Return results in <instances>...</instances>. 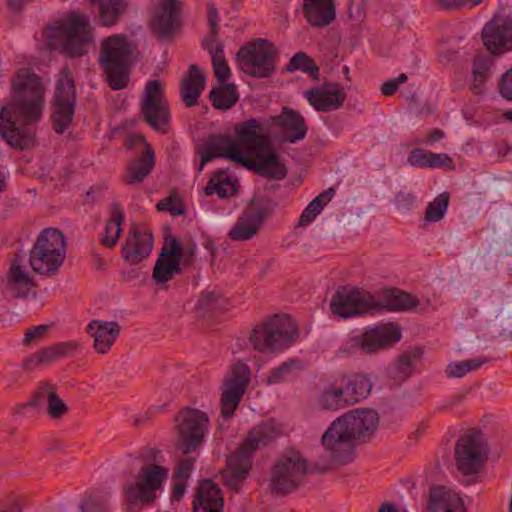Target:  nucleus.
I'll return each instance as SVG.
<instances>
[{"mask_svg": "<svg viewBox=\"0 0 512 512\" xmlns=\"http://www.w3.org/2000/svg\"><path fill=\"white\" fill-rule=\"evenodd\" d=\"M498 87L500 95L512 102V67L501 76Z\"/></svg>", "mask_w": 512, "mask_h": 512, "instance_id": "nucleus-55", "label": "nucleus"}, {"mask_svg": "<svg viewBox=\"0 0 512 512\" xmlns=\"http://www.w3.org/2000/svg\"><path fill=\"white\" fill-rule=\"evenodd\" d=\"M205 87V75L197 65H191L180 83V95L187 107L197 104Z\"/></svg>", "mask_w": 512, "mask_h": 512, "instance_id": "nucleus-31", "label": "nucleus"}, {"mask_svg": "<svg viewBox=\"0 0 512 512\" xmlns=\"http://www.w3.org/2000/svg\"><path fill=\"white\" fill-rule=\"evenodd\" d=\"M46 401H47L46 413L48 414V416L50 418H52L54 420L61 419L69 411V408L66 405V403L56 393L55 387L48 395V399Z\"/></svg>", "mask_w": 512, "mask_h": 512, "instance_id": "nucleus-51", "label": "nucleus"}, {"mask_svg": "<svg viewBox=\"0 0 512 512\" xmlns=\"http://www.w3.org/2000/svg\"><path fill=\"white\" fill-rule=\"evenodd\" d=\"M316 405L326 411L350 407L340 376L322 383L316 394Z\"/></svg>", "mask_w": 512, "mask_h": 512, "instance_id": "nucleus-26", "label": "nucleus"}, {"mask_svg": "<svg viewBox=\"0 0 512 512\" xmlns=\"http://www.w3.org/2000/svg\"><path fill=\"white\" fill-rule=\"evenodd\" d=\"M207 20L211 28V33L215 35L217 33L219 14L216 7L212 4H209L208 6Z\"/></svg>", "mask_w": 512, "mask_h": 512, "instance_id": "nucleus-63", "label": "nucleus"}, {"mask_svg": "<svg viewBox=\"0 0 512 512\" xmlns=\"http://www.w3.org/2000/svg\"><path fill=\"white\" fill-rule=\"evenodd\" d=\"M201 161L198 171L215 158H226L242 165H247V159L236 150L234 138L229 135H209L201 148L197 149Z\"/></svg>", "mask_w": 512, "mask_h": 512, "instance_id": "nucleus-19", "label": "nucleus"}, {"mask_svg": "<svg viewBox=\"0 0 512 512\" xmlns=\"http://www.w3.org/2000/svg\"><path fill=\"white\" fill-rule=\"evenodd\" d=\"M133 140L143 143L145 149L142 155L132 160L126 168L124 181L128 185L142 183L155 166L154 150L151 145L146 142L145 137L143 135H136Z\"/></svg>", "mask_w": 512, "mask_h": 512, "instance_id": "nucleus-25", "label": "nucleus"}, {"mask_svg": "<svg viewBox=\"0 0 512 512\" xmlns=\"http://www.w3.org/2000/svg\"><path fill=\"white\" fill-rule=\"evenodd\" d=\"M141 114L143 120L152 129L163 134L168 133L170 110L161 83L158 80L147 82L144 98L141 102Z\"/></svg>", "mask_w": 512, "mask_h": 512, "instance_id": "nucleus-15", "label": "nucleus"}, {"mask_svg": "<svg viewBox=\"0 0 512 512\" xmlns=\"http://www.w3.org/2000/svg\"><path fill=\"white\" fill-rule=\"evenodd\" d=\"M317 456L308 465L307 460L300 454L281 457L273 466L270 479V489L277 496H284L295 491L308 473H325L316 471Z\"/></svg>", "mask_w": 512, "mask_h": 512, "instance_id": "nucleus-8", "label": "nucleus"}, {"mask_svg": "<svg viewBox=\"0 0 512 512\" xmlns=\"http://www.w3.org/2000/svg\"><path fill=\"white\" fill-rule=\"evenodd\" d=\"M378 302L382 306L381 311L384 309L393 311H409L419 305V301L416 297L397 289L385 290L382 300Z\"/></svg>", "mask_w": 512, "mask_h": 512, "instance_id": "nucleus-39", "label": "nucleus"}, {"mask_svg": "<svg viewBox=\"0 0 512 512\" xmlns=\"http://www.w3.org/2000/svg\"><path fill=\"white\" fill-rule=\"evenodd\" d=\"M240 69L253 78H269L276 70L277 49L267 39H256L237 53Z\"/></svg>", "mask_w": 512, "mask_h": 512, "instance_id": "nucleus-10", "label": "nucleus"}, {"mask_svg": "<svg viewBox=\"0 0 512 512\" xmlns=\"http://www.w3.org/2000/svg\"><path fill=\"white\" fill-rule=\"evenodd\" d=\"M346 396L353 406L366 399L371 393L372 383L364 374L340 375Z\"/></svg>", "mask_w": 512, "mask_h": 512, "instance_id": "nucleus-36", "label": "nucleus"}, {"mask_svg": "<svg viewBox=\"0 0 512 512\" xmlns=\"http://www.w3.org/2000/svg\"><path fill=\"white\" fill-rule=\"evenodd\" d=\"M251 371L244 362L231 365L221 385V415L231 418L239 406L250 382Z\"/></svg>", "mask_w": 512, "mask_h": 512, "instance_id": "nucleus-13", "label": "nucleus"}, {"mask_svg": "<svg viewBox=\"0 0 512 512\" xmlns=\"http://www.w3.org/2000/svg\"><path fill=\"white\" fill-rule=\"evenodd\" d=\"M435 2L443 9H457L466 4H471V7L477 6L482 0H435Z\"/></svg>", "mask_w": 512, "mask_h": 512, "instance_id": "nucleus-61", "label": "nucleus"}, {"mask_svg": "<svg viewBox=\"0 0 512 512\" xmlns=\"http://www.w3.org/2000/svg\"><path fill=\"white\" fill-rule=\"evenodd\" d=\"M297 336V326L287 315H275L255 326L250 343L261 352L288 347Z\"/></svg>", "mask_w": 512, "mask_h": 512, "instance_id": "nucleus-9", "label": "nucleus"}, {"mask_svg": "<svg viewBox=\"0 0 512 512\" xmlns=\"http://www.w3.org/2000/svg\"><path fill=\"white\" fill-rule=\"evenodd\" d=\"M178 438L176 448L187 455L197 449L207 431V415L193 408L183 409L176 417Z\"/></svg>", "mask_w": 512, "mask_h": 512, "instance_id": "nucleus-14", "label": "nucleus"}, {"mask_svg": "<svg viewBox=\"0 0 512 512\" xmlns=\"http://www.w3.org/2000/svg\"><path fill=\"white\" fill-rule=\"evenodd\" d=\"M153 235L150 232L141 233L133 230L126 239L122 248L123 258L132 265H136L146 259L153 248Z\"/></svg>", "mask_w": 512, "mask_h": 512, "instance_id": "nucleus-27", "label": "nucleus"}, {"mask_svg": "<svg viewBox=\"0 0 512 512\" xmlns=\"http://www.w3.org/2000/svg\"><path fill=\"white\" fill-rule=\"evenodd\" d=\"M181 0H160L152 17V26L157 37L166 38L180 26Z\"/></svg>", "mask_w": 512, "mask_h": 512, "instance_id": "nucleus-23", "label": "nucleus"}, {"mask_svg": "<svg viewBox=\"0 0 512 512\" xmlns=\"http://www.w3.org/2000/svg\"><path fill=\"white\" fill-rule=\"evenodd\" d=\"M48 45L70 58L81 57L88 52L93 41L90 22L86 16L71 13L47 35Z\"/></svg>", "mask_w": 512, "mask_h": 512, "instance_id": "nucleus-6", "label": "nucleus"}, {"mask_svg": "<svg viewBox=\"0 0 512 512\" xmlns=\"http://www.w3.org/2000/svg\"><path fill=\"white\" fill-rule=\"evenodd\" d=\"M245 166L268 179L282 180L286 178L288 173L286 165L273 150L271 144L266 150H261V152L251 157V161L247 159V165Z\"/></svg>", "mask_w": 512, "mask_h": 512, "instance_id": "nucleus-24", "label": "nucleus"}, {"mask_svg": "<svg viewBox=\"0 0 512 512\" xmlns=\"http://www.w3.org/2000/svg\"><path fill=\"white\" fill-rule=\"evenodd\" d=\"M212 57L214 73L218 81L223 84L230 77L231 72L224 56L222 45L218 44L214 49L209 48Z\"/></svg>", "mask_w": 512, "mask_h": 512, "instance_id": "nucleus-48", "label": "nucleus"}, {"mask_svg": "<svg viewBox=\"0 0 512 512\" xmlns=\"http://www.w3.org/2000/svg\"><path fill=\"white\" fill-rule=\"evenodd\" d=\"M156 209L158 211H168L173 216L184 215L186 212L182 202L172 196L160 200L156 205Z\"/></svg>", "mask_w": 512, "mask_h": 512, "instance_id": "nucleus-53", "label": "nucleus"}, {"mask_svg": "<svg viewBox=\"0 0 512 512\" xmlns=\"http://www.w3.org/2000/svg\"><path fill=\"white\" fill-rule=\"evenodd\" d=\"M57 359L69 357L77 350L76 342H61L53 345Z\"/></svg>", "mask_w": 512, "mask_h": 512, "instance_id": "nucleus-60", "label": "nucleus"}, {"mask_svg": "<svg viewBox=\"0 0 512 512\" xmlns=\"http://www.w3.org/2000/svg\"><path fill=\"white\" fill-rule=\"evenodd\" d=\"M335 194V189L333 187L328 188L327 190L321 192L318 196H316L307 206V208L316 213V215L320 214L323 208L332 200Z\"/></svg>", "mask_w": 512, "mask_h": 512, "instance_id": "nucleus-54", "label": "nucleus"}, {"mask_svg": "<svg viewBox=\"0 0 512 512\" xmlns=\"http://www.w3.org/2000/svg\"><path fill=\"white\" fill-rule=\"evenodd\" d=\"M81 512H111L109 500L100 495L85 496L79 503Z\"/></svg>", "mask_w": 512, "mask_h": 512, "instance_id": "nucleus-50", "label": "nucleus"}, {"mask_svg": "<svg viewBox=\"0 0 512 512\" xmlns=\"http://www.w3.org/2000/svg\"><path fill=\"white\" fill-rule=\"evenodd\" d=\"M450 195L448 192H442L437 195L432 202L427 205L425 220L428 222H438L446 214Z\"/></svg>", "mask_w": 512, "mask_h": 512, "instance_id": "nucleus-47", "label": "nucleus"}, {"mask_svg": "<svg viewBox=\"0 0 512 512\" xmlns=\"http://www.w3.org/2000/svg\"><path fill=\"white\" fill-rule=\"evenodd\" d=\"M378 425V413L372 409L358 408L336 418L321 437L316 471H330L352 462L355 441L370 438Z\"/></svg>", "mask_w": 512, "mask_h": 512, "instance_id": "nucleus-2", "label": "nucleus"}, {"mask_svg": "<svg viewBox=\"0 0 512 512\" xmlns=\"http://www.w3.org/2000/svg\"><path fill=\"white\" fill-rule=\"evenodd\" d=\"M142 465L137 473V482L124 487L126 501L129 505L137 502L150 504L156 498V492L167 480L169 469L163 466L165 457L162 450L144 447L138 456Z\"/></svg>", "mask_w": 512, "mask_h": 512, "instance_id": "nucleus-4", "label": "nucleus"}, {"mask_svg": "<svg viewBox=\"0 0 512 512\" xmlns=\"http://www.w3.org/2000/svg\"><path fill=\"white\" fill-rule=\"evenodd\" d=\"M401 339L398 325L387 323L366 329L361 335L350 338L344 347L349 354H371L393 346Z\"/></svg>", "mask_w": 512, "mask_h": 512, "instance_id": "nucleus-12", "label": "nucleus"}, {"mask_svg": "<svg viewBox=\"0 0 512 512\" xmlns=\"http://www.w3.org/2000/svg\"><path fill=\"white\" fill-rule=\"evenodd\" d=\"M209 99L214 108L228 110L237 103L239 95L235 84L229 83L221 87H213L209 92Z\"/></svg>", "mask_w": 512, "mask_h": 512, "instance_id": "nucleus-44", "label": "nucleus"}, {"mask_svg": "<svg viewBox=\"0 0 512 512\" xmlns=\"http://www.w3.org/2000/svg\"><path fill=\"white\" fill-rule=\"evenodd\" d=\"M181 243L177 238H172L170 248L163 247L156 260L152 278L160 284L170 281L175 275L181 273Z\"/></svg>", "mask_w": 512, "mask_h": 512, "instance_id": "nucleus-22", "label": "nucleus"}, {"mask_svg": "<svg viewBox=\"0 0 512 512\" xmlns=\"http://www.w3.org/2000/svg\"><path fill=\"white\" fill-rule=\"evenodd\" d=\"M415 202V196L411 192L399 191L394 198L398 209L410 210Z\"/></svg>", "mask_w": 512, "mask_h": 512, "instance_id": "nucleus-58", "label": "nucleus"}, {"mask_svg": "<svg viewBox=\"0 0 512 512\" xmlns=\"http://www.w3.org/2000/svg\"><path fill=\"white\" fill-rule=\"evenodd\" d=\"M407 162L413 167L420 168H440L445 167L448 170H454L455 165L452 158L446 153H433L421 148H414L407 159Z\"/></svg>", "mask_w": 512, "mask_h": 512, "instance_id": "nucleus-35", "label": "nucleus"}, {"mask_svg": "<svg viewBox=\"0 0 512 512\" xmlns=\"http://www.w3.org/2000/svg\"><path fill=\"white\" fill-rule=\"evenodd\" d=\"M236 179L225 169L217 170L204 188L207 196L217 194L220 198H228L236 194Z\"/></svg>", "mask_w": 512, "mask_h": 512, "instance_id": "nucleus-37", "label": "nucleus"}, {"mask_svg": "<svg viewBox=\"0 0 512 512\" xmlns=\"http://www.w3.org/2000/svg\"><path fill=\"white\" fill-rule=\"evenodd\" d=\"M309 104L319 112H329L341 108L346 100V92L339 83H324L321 88L313 87L305 92Z\"/></svg>", "mask_w": 512, "mask_h": 512, "instance_id": "nucleus-21", "label": "nucleus"}, {"mask_svg": "<svg viewBox=\"0 0 512 512\" xmlns=\"http://www.w3.org/2000/svg\"><path fill=\"white\" fill-rule=\"evenodd\" d=\"M303 14L314 27L328 26L335 19L333 0H304Z\"/></svg>", "mask_w": 512, "mask_h": 512, "instance_id": "nucleus-30", "label": "nucleus"}, {"mask_svg": "<svg viewBox=\"0 0 512 512\" xmlns=\"http://www.w3.org/2000/svg\"><path fill=\"white\" fill-rule=\"evenodd\" d=\"M54 386L48 382H41L37 390L34 391L33 397L25 404L19 405L16 408L17 413H21L26 407H41L43 400L48 399V395L53 390Z\"/></svg>", "mask_w": 512, "mask_h": 512, "instance_id": "nucleus-52", "label": "nucleus"}, {"mask_svg": "<svg viewBox=\"0 0 512 512\" xmlns=\"http://www.w3.org/2000/svg\"><path fill=\"white\" fill-rule=\"evenodd\" d=\"M121 331L116 321H101L94 319L87 325V332L94 339V348L100 354H105L114 344Z\"/></svg>", "mask_w": 512, "mask_h": 512, "instance_id": "nucleus-28", "label": "nucleus"}, {"mask_svg": "<svg viewBox=\"0 0 512 512\" xmlns=\"http://www.w3.org/2000/svg\"><path fill=\"white\" fill-rule=\"evenodd\" d=\"M124 222V211L118 202H114L110 208V217L106 222L104 229V236L101 238V242L107 248H113L121 234L122 224Z\"/></svg>", "mask_w": 512, "mask_h": 512, "instance_id": "nucleus-40", "label": "nucleus"}, {"mask_svg": "<svg viewBox=\"0 0 512 512\" xmlns=\"http://www.w3.org/2000/svg\"><path fill=\"white\" fill-rule=\"evenodd\" d=\"M11 102L0 111V134L11 147L24 150L34 144L32 125L39 122L44 107V86L30 69H21L12 81Z\"/></svg>", "mask_w": 512, "mask_h": 512, "instance_id": "nucleus-1", "label": "nucleus"}, {"mask_svg": "<svg viewBox=\"0 0 512 512\" xmlns=\"http://www.w3.org/2000/svg\"><path fill=\"white\" fill-rule=\"evenodd\" d=\"M287 71L300 70L304 73L309 74L313 81L319 80V67L315 61L304 52L296 53L286 66Z\"/></svg>", "mask_w": 512, "mask_h": 512, "instance_id": "nucleus-45", "label": "nucleus"}, {"mask_svg": "<svg viewBox=\"0 0 512 512\" xmlns=\"http://www.w3.org/2000/svg\"><path fill=\"white\" fill-rule=\"evenodd\" d=\"M223 506L220 488L210 479L201 481L193 501L194 512H222Z\"/></svg>", "mask_w": 512, "mask_h": 512, "instance_id": "nucleus-29", "label": "nucleus"}, {"mask_svg": "<svg viewBox=\"0 0 512 512\" xmlns=\"http://www.w3.org/2000/svg\"><path fill=\"white\" fill-rule=\"evenodd\" d=\"M487 362V358H475L461 362H451L447 365L445 372L449 378H461L467 373L477 370Z\"/></svg>", "mask_w": 512, "mask_h": 512, "instance_id": "nucleus-46", "label": "nucleus"}, {"mask_svg": "<svg viewBox=\"0 0 512 512\" xmlns=\"http://www.w3.org/2000/svg\"><path fill=\"white\" fill-rule=\"evenodd\" d=\"M221 296L213 291L204 292L198 301V305L203 310H212L220 306Z\"/></svg>", "mask_w": 512, "mask_h": 512, "instance_id": "nucleus-56", "label": "nucleus"}, {"mask_svg": "<svg viewBox=\"0 0 512 512\" xmlns=\"http://www.w3.org/2000/svg\"><path fill=\"white\" fill-rule=\"evenodd\" d=\"M381 307L371 293L346 286L338 288L330 303L331 311L341 318L380 312Z\"/></svg>", "mask_w": 512, "mask_h": 512, "instance_id": "nucleus-11", "label": "nucleus"}, {"mask_svg": "<svg viewBox=\"0 0 512 512\" xmlns=\"http://www.w3.org/2000/svg\"><path fill=\"white\" fill-rule=\"evenodd\" d=\"M275 122L284 131L290 132L285 141L296 143L303 140L307 134V126L300 112L289 107H284L281 115L277 116Z\"/></svg>", "mask_w": 512, "mask_h": 512, "instance_id": "nucleus-33", "label": "nucleus"}, {"mask_svg": "<svg viewBox=\"0 0 512 512\" xmlns=\"http://www.w3.org/2000/svg\"><path fill=\"white\" fill-rule=\"evenodd\" d=\"M34 246L48 250L57 255L66 256V238L64 234L56 228H46L38 236Z\"/></svg>", "mask_w": 512, "mask_h": 512, "instance_id": "nucleus-43", "label": "nucleus"}, {"mask_svg": "<svg viewBox=\"0 0 512 512\" xmlns=\"http://www.w3.org/2000/svg\"><path fill=\"white\" fill-rule=\"evenodd\" d=\"M34 286L33 279L14 261L7 277V288L12 292L13 297L26 298Z\"/></svg>", "mask_w": 512, "mask_h": 512, "instance_id": "nucleus-38", "label": "nucleus"}, {"mask_svg": "<svg viewBox=\"0 0 512 512\" xmlns=\"http://www.w3.org/2000/svg\"><path fill=\"white\" fill-rule=\"evenodd\" d=\"M196 243L194 241H190L184 247L181 246V263L183 262L184 266H188L192 263L195 253H196Z\"/></svg>", "mask_w": 512, "mask_h": 512, "instance_id": "nucleus-62", "label": "nucleus"}, {"mask_svg": "<svg viewBox=\"0 0 512 512\" xmlns=\"http://www.w3.org/2000/svg\"><path fill=\"white\" fill-rule=\"evenodd\" d=\"M93 5H97L99 13V23L102 26L110 27L116 25L121 16L125 13L127 3L125 0H91Z\"/></svg>", "mask_w": 512, "mask_h": 512, "instance_id": "nucleus-41", "label": "nucleus"}, {"mask_svg": "<svg viewBox=\"0 0 512 512\" xmlns=\"http://www.w3.org/2000/svg\"><path fill=\"white\" fill-rule=\"evenodd\" d=\"M260 130L261 124L256 119L247 120L236 129V150L246 159L269 148L270 141L266 135L259 133Z\"/></svg>", "mask_w": 512, "mask_h": 512, "instance_id": "nucleus-20", "label": "nucleus"}, {"mask_svg": "<svg viewBox=\"0 0 512 512\" xmlns=\"http://www.w3.org/2000/svg\"><path fill=\"white\" fill-rule=\"evenodd\" d=\"M193 468V462L191 459H183L179 462L176 467L174 477L176 480L187 481L190 477Z\"/></svg>", "mask_w": 512, "mask_h": 512, "instance_id": "nucleus-59", "label": "nucleus"}, {"mask_svg": "<svg viewBox=\"0 0 512 512\" xmlns=\"http://www.w3.org/2000/svg\"><path fill=\"white\" fill-rule=\"evenodd\" d=\"M428 512H465V508L458 494L445 487H434L430 490Z\"/></svg>", "mask_w": 512, "mask_h": 512, "instance_id": "nucleus-32", "label": "nucleus"}, {"mask_svg": "<svg viewBox=\"0 0 512 512\" xmlns=\"http://www.w3.org/2000/svg\"><path fill=\"white\" fill-rule=\"evenodd\" d=\"M421 353L418 348L404 352L389 368V376L397 383L406 381L411 376L413 364Z\"/></svg>", "mask_w": 512, "mask_h": 512, "instance_id": "nucleus-42", "label": "nucleus"}, {"mask_svg": "<svg viewBox=\"0 0 512 512\" xmlns=\"http://www.w3.org/2000/svg\"><path fill=\"white\" fill-rule=\"evenodd\" d=\"M48 325H38L28 329L24 334L23 345H32L40 340L48 331Z\"/></svg>", "mask_w": 512, "mask_h": 512, "instance_id": "nucleus-57", "label": "nucleus"}, {"mask_svg": "<svg viewBox=\"0 0 512 512\" xmlns=\"http://www.w3.org/2000/svg\"><path fill=\"white\" fill-rule=\"evenodd\" d=\"M482 38L488 53H478L473 61L470 89L481 94L484 85L491 76L494 64L492 55L512 51V18H494L482 30Z\"/></svg>", "mask_w": 512, "mask_h": 512, "instance_id": "nucleus-3", "label": "nucleus"}, {"mask_svg": "<svg viewBox=\"0 0 512 512\" xmlns=\"http://www.w3.org/2000/svg\"><path fill=\"white\" fill-rule=\"evenodd\" d=\"M65 257L33 245L29 262L31 268L40 275L53 276L63 265Z\"/></svg>", "mask_w": 512, "mask_h": 512, "instance_id": "nucleus-34", "label": "nucleus"}, {"mask_svg": "<svg viewBox=\"0 0 512 512\" xmlns=\"http://www.w3.org/2000/svg\"><path fill=\"white\" fill-rule=\"evenodd\" d=\"M131 55L132 46L125 35L115 34L101 41L98 61L112 90L126 87Z\"/></svg>", "mask_w": 512, "mask_h": 512, "instance_id": "nucleus-7", "label": "nucleus"}, {"mask_svg": "<svg viewBox=\"0 0 512 512\" xmlns=\"http://www.w3.org/2000/svg\"><path fill=\"white\" fill-rule=\"evenodd\" d=\"M485 454L486 448L480 432H472L456 442V464L466 475L478 472L484 463Z\"/></svg>", "mask_w": 512, "mask_h": 512, "instance_id": "nucleus-18", "label": "nucleus"}, {"mask_svg": "<svg viewBox=\"0 0 512 512\" xmlns=\"http://www.w3.org/2000/svg\"><path fill=\"white\" fill-rule=\"evenodd\" d=\"M275 437L269 425H260L251 430L239 448L227 458L226 468L221 471L224 485L233 492H239L252 468V455L266 446Z\"/></svg>", "mask_w": 512, "mask_h": 512, "instance_id": "nucleus-5", "label": "nucleus"}, {"mask_svg": "<svg viewBox=\"0 0 512 512\" xmlns=\"http://www.w3.org/2000/svg\"><path fill=\"white\" fill-rule=\"evenodd\" d=\"M274 207L275 204L270 199H252L230 229L228 237L234 241H248L252 239L258 233Z\"/></svg>", "mask_w": 512, "mask_h": 512, "instance_id": "nucleus-16", "label": "nucleus"}, {"mask_svg": "<svg viewBox=\"0 0 512 512\" xmlns=\"http://www.w3.org/2000/svg\"><path fill=\"white\" fill-rule=\"evenodd\" d=\"M22 504L19 498L10 497L2 505L1 512H21Z\"/></svg>", "mask_w": 512, "mask_h": 512, "instance_id": "nucleus-64", "label": "nucleus"}, {"mask_svg": "<svg viewBox=\"0 0 512 512\" xmlns=\"http://www.w3.org/2000/svg\"><path fill=\"white\" fill-rule=\"evenodd\" d=\"M75 85L68 69L64 68L57 82L53 103V128L56 133L63 134L69 127L74 115Z\"/></svg>", "mask_w": 512, "mask_h": 512, "instance_id": "nucleus-17", "label": "nucleus"}, {"mask_svg": "<svg viewBox=\"0 0 512 512\" xmlns=\"http://www.w3.org/2000/svg\"><path fill=\"white\" fill-rule=\"evenodd\" d=\"M298 366L295 361H287L270 372L267 384H280L292 380L296 376Z\"/></svg>", "mask_w": 512, "mask_h": 512, "instance_id": "nucleus-49", "label": "nucleus"}]
</instances>
